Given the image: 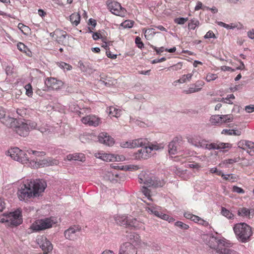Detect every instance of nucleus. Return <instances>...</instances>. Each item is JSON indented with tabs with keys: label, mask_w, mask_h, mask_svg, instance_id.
<instances>
[{
	"label": "nucleus",
	"mask_w": 254,
	"mask_h": 254,
	"mask_svg": "<svg viewBox=\"0 0 254 254\" xmlns=\"http://www.w3.org/2000/svg\"><path fill=\"white\" fill-rule=\"evenodd\" d=\"M47 187L46 182L42 179L32 181L27 180L21 184L17 194L20 200H25L36 197L43 192Z\"/></svg>",
	"instance_id": "f257e3e1"
},
{
	"label": "nucleus",
	"mask_w": 254,
	"mask_h": 254,
	"mask_svg": "<svg viewBox=\"0 0 254 254\" xmlns=\"http://www.w3.org/2000/svg\"><path fill=\"white\" fill-rule=\"evenodd\" d=\"M136 247L129 242L123 244L120 248L119 254H137Z\"/></svg>",
	"instance_id": "f8f14e48"
},
{
	"label": "nucleus",
	"mask_w": 254,
	"mask_h": 254,
	"mask_svg": "<svg viewBox=\"0 0 254 254\" xmlns=\"http://www.w3.org/2000/svg\"><path fill=\"white\" fill-rule=\"evenodd\" d=\"M99 141L106 145L112 146L114 143V139L106 132H101L98 135Z\"/></svg>",
	"instance_id": "6ab92c4d"
},
{
	"label": "nucleus",
	"mask_w": 254,
	"mask_h": 254,
	"mask_svg": "<svg viewBox=\"0 0 254 254\" xmlns=\"http://www.w3.org/2000/svg\"><path fill=\"white\" fill-rule=\"evenodd\" d=\"M237 161H238L237 158L228 159L224 160L223 163L225 164H232L234 163L237 162Z\"/></svg>",
	"instance_id": "e2e57ef3"
},
{
	"label": "nucleus",
	"mask_w": 254,
	"mask_h": 254,
	"mask_svg": "<svg viewBox=\"0 0 254 254\" xmlns=\"http://www.w3.org/2000/svg\"><path fill=\"white\" fill-rule=\"evenodd\" d=\"M45 83L48 89L53 90H58L60 89L64 84L62 81L58 80L54 77L47 78L45 81Z\"/></svg>",
	"instance_id": "4468645a"
},
{
	"label": "nucleus",
	"mask_w": 254,
	"mask_h": 254,
	"mask_svg": "<svg viewBox=\"0 0 254 254\" xmlns=\"http://www.w3.org/2000/svg\"><path fill=\"white\" fill-rule=\"evenodd\" d=\"M233 230L237 240L242 243L250 241L253 235L251 227L245 223L235 224Z\"/></svg>",
	"instance_id": "7ed1b4c3"
},
{
	"label": "nucleus",
	"mask_w": 254,
	"mask_h": 254,
	"mask_svg": "<svg viewBox=\"0 0 254 254\" xmlns=\"http://www.w3.org/2000/svg\"><path fill=\"white\" fill-rule=\"evenodd\" d=\"M199 24V22L196 19H191L188 24V28L190 29L194 30L196 27L198 26Z\"/></svg>",
	"instance_id": "c9c22d12"
},
{
	"label": "nucleus",
	"mask_w": 254,
	"mask_h": 254,
	"mask_svg": "<svg viewBox=\"0 0 254 254\" xmlns=\"http://www.w3.org/2000/svg\"><path fill=\"white\" fill-rule=\"evenodd\" d=\"M57 161L51 158L44 159L40 161L39 164L43 167L52 166L56 164Z\"/></svg>",
	"instance_id": "7c9ffc66"
},
{
	"label": "nucleus",
	"mask_w": 254,
	"mask_h": 254,
	"mask_svg": "<svg viewBox=\"0 0 254 254\" xmlns=\"http://www.w3.org/2000/svg\"><path fill=\"white\" fill-rule=\"evenodd\" d=\"M24 88L26 90V94L28 97H32L33 95V89L31 84L28 83L24 86Z\"/></svg>",
	"instance_id": "4c0bfd02"
},
{
	"label": "nucleus",
	"mask_w": 254,
	"mask_h": 254,
	"mask_svg": "<svg viewBox=\"0 0 254 254\" xmlns=\"http://www.w3.org/2000/svg\"><path fill=\"white\" fill-rule=\"evenodd\" d=\"M222 118V124L225 123H228L233 121V118L231 115H221Z\"/></svg>",
	"instance_id": "58836bf2"
},
{
	"label": "nucleus",
	"mask_w": 254,
	"mask_h": 254,
	"mask_svg": "<svg viewBox=\"0 0 254 254\" xmlns=\"http://www.w3.org/2000/svg\"><path fill=\"white\" fill-rule=\"evenodd\" d=\"M221 69L223 71H228L231 72L235 71L234 69H233L232 67L226 65L222 66L221 67Z\"/></svg>",
	"instance_id": "774afa93"
},
{
	"label": "nucleus",
	"mask_w": 254,
	"mask_h": 254,
	"mask_svg": "<svg viewBox=\"0 0 254 254\" xmlns=\"http://www.w3.org/2000/svg\"><path fill=\"white\" fill-rule=\"evenodd\" d=\"M59 67L63 69L64 71L70 70L72 68V66L64 62H61L58 64Z\"/></svg>",
	"instance_id": "e433bc0d"
},
{
	"label": "nucleus",
	"mask_w": 254,
	"mask_h": 254,
	"mask_svg": "<svg viewBox=\"0 0 254 254\" xmlns=\"http://www.w3.org/2000/svg\"><path fill=\"white\" fill-rule=\"evenodd\" d=\"M138 181L148 187H162L165 184L164 180L149 171H142L138 175Z\"/></svg>",
	"instance_id": "f03ea898"
},
{
	"label": "nucleus",
	"mask_w": 254,
	"mask_h": 254,
	"mask_svg": "<svg viewBox=\"0 0 254 254\" xmlns=\"http://www.w3.org/2000/svg\"><path fill=\"white\" fill-rule=\"evenodd\" d=\"M0 121L5 126L10 128H13L17 123L16 119L6 115L4 111H3V114L0 116Z\"/></svg>",
	"instance_id": "2eb2a0df"
},
{
	"label": "nucleus",
	"mask_w": 254,
	"mask_h": 254,
	"mask_svg": "<svg viewBox=\"0 0 254 254\" xmlns=\"http://www.w3.org/2000/svg\"><path fill=\"white\" fill-rule=\"evenodd\" d=\"M245 110L247 113H252L254 111V105H251L246 106L245 107Z\"/></svg>",
	"instance_id": "69168bd1"
},
{
	"label": "nucleus",
	"mask_w": 254,
	"mask_h": 254,
	"mask_svg": "<svg viewBox=\"0 0 254 254\" xmlns=\"http://www.w3.org/2000/svg\"><path fill=\"white\" fill-rule=\"evenodd\" d=\"M146 143V139L138 138L134 140H130L123 141L121 143V146L123 148H135L142 146Z\"/></svg>",
	"instance_id": "9b49d317"
},
{
	"label": "nucleus",
	"mask_w": 254,
	"mask_h": 254,
	"mask_svg": "<svg viewBox=\"0 0 254 254\" xmlns=\"http://www.w3.org/2000/svg\"><path fill=\"white\" fill-rule=\"evenodd\" d=\"M175 226L180 228L183 230H187L189 228V226L186 224L184 223L181 221H177L175 223Z\"/></svg>",
	"instance_id": "79ce46f5"
},
{
	"label": "nucleus",
	"mask_w": 254,
	"mask_h": 254,
	"mask_svg": "<svg viewBox=\"0 0 254 254\" xmlns=\"http://www.w3.org/2000/svg\"><path fill=\"white\" fill-rule=\"evenodd\" d=\"M204 145L202 148L210 149H217L222 150L226 148H230L232 146L231 144L229 143H223L220 142L219 143H211L210 144H207L205 140L204 141Z\"/></svg>",
	"instance_id": "dca6fc26"
},
{
	"label": "nucleus",
	"mask_w": 254,
	"mask_h": 254,
	"mask_svg": "<svg viewBox=\"0 0 254 254\" xmlns=\"http://www.w3.org/2000/svg\"><path fill=\"white\" fill-rule=\"evenodd\" d=\"M188 20V18L179 17L175 19L174 21L176 23L180 25L184 24Z\"/></svg>",
	"instance_id": "09e8293b"
},
{
	"label": "nucleus",
	"mask_w": 254,
	"mask_h": 254,
	"mask_svg": "<svg viewBox=\"0 0 254 254\" xmlns=\"http://www.w3.org/2000/svg\"><path fill=\"white\" fill-rule=\"evenodd\" d=\"M210 121L213 125L220 126L222 124V118L220 115H213L210 117Z\"/></svg>",
	"instance_id": "c756f323"
},
{
	"label": "nucleus",
	"mask_w": 254,
	"mask_h": 254,
	"mask_svg": "<svg viewBox=\"0 0 254 254\" xmlns=\"http://www.w3.org/2000/svg\"><path fill=\"white\" fill-rule=\"evenodd\" d=\"M61 35L58 37L57 41L59 44H63L66 37L67 34L65 31H61Z\"/></svg>",
	"instance_id": "49530a36"
},
{
	"label": "nucleus",
	"mask_w": 254,
	"mask_h": 254,
	"mask_svg": "<svg viewBox=\"0 0 254 254\" xmlns=\"http://www.w3.org/2000/svg\"><path fill=\"white\" fill-rule=\"evenodd\" d=\"M18 27L24 34H25V32H27L29 30V28L28 26L24 25L22 23H19L18 25Z\"/></svg>",
	"instance_id": "603ef678"
},
{
	"label": "nucleus",
	"mask_w": 254,
	"mask_h": 254,
	"mask_svg": "<svg viewBox=\"0 0 254 254\" xmlns=\"http://www.w3.org/2000/svg\"><path fill=\"white\" fill-rule=\"evenodd\" d=\"M69 20L72 24L77 26L80 21V15L78 13H72L69 16Z\"/></svg>",
	"instance_id": "bb28decb"
},
{
	"label": "nucleus",
	"mask_w": 254,
	"mask_h": 254,
	"mask_svg": "<svg viewBox=\"0 0 254 254\" xmlns=\"http://www.w3.org/2000/svg\"><path fill=\"white\" fill-rule=\"evenodd\" d=\"M38 244L40 248L44 252V254H48L53 250V245L50 241L48 240L46 237H42L38 239Z\"/></svg>",
	"instance_id": "f3484780"
},
{
	"label": "nucleus",
	"mask_w": 254,
	"mask_h": 254,
	"mask_svg": "<svg viewBox=\"0 0 254 254\" xmlns=\"http://www.w3.org/2000/svg\"><path fill=\"white\" fill-rule=\"evenodd\" d=\"M80 230V228L78 226H74L73 227H70L64 231V236L67 239L73 240L76 238V233L77 232H79Z\"/></svg>",
	"instance_id": "aec40b11"
},
{
	"label": "nucleus",
	"mask_w": 254,
	"mask_h": 254,
	"mask_svg": "<svg viewBox=\"0 0 254 254\" xmlns=\"http://www.w3.org/2000/svg\"><path fill=\"white\" fill-rule=\"evenodd\" d=\"M68 160H75L84 162L85 160L84 154L83 153H74L67 156Z\"/></svg>",
	"instance_id": "5701e85b"
},
{
	"label": "nucleus",
	"mask_w": 254,
	"mask_h": 254,
	"mask_svg": "<svg viewBox=\"0 0 254 254\" xmlns=\"http://www.w3.org/2000/svg\"><path fill=\"white\" fill-rule=\"evenodd\" d=\"M150 47L156 52V54L157 55H160L161 54V53L165 51V49H164V47H161L159 48H157L156 47L152 45H150Z\"/></svg>",
	"instance_id": "864d4df0"
},
{
	"label": "nucleus",
	"mask_w": 254,
	"mask_h": 254,
	"mask_svg": "<svg viewBox=\"0 0 254 254\" xmlns=\"http://www.w3.org/2000/svg\"><path fill=\"white\" fill-rule=\"evenodd\" d=\"M128 217L126 215H118L115 217V220L117 224L126 225L127 222Z\"/></svg>",
	"instance_id": "a878e982"
},
{
	"label": "nucleus",
	"mask_w": 254,
	"mask_h": 254,
	"mask_svg": "<svg viewBox=\"0 0 254 254\" xmlns=\"http://www.w3.org/2000/svg\"><path fill=\"white\" fill-rule=\"evenodd\" d=\"M114 161H123L125 160V157L123 155H114Z\"/></svg>",
	"instance_id": "0e129e2a"
},
{
	"label": "nucleus",
	"mask_w": 254,
	"mask_h": 254,
	"mask_svg": "<svg viewBox=\"0 0 254 254\" xmlns=\"http://www.w3.org/2000/svg\"><path fill=\"white\" fill-rule=\"evenodd\" d=\"M221 214L229 219H233L234 216L231 211L224 207H221Z\"/></svg>",
	"instance_id": "72a5a7b5"
},
{
	"label": "nucleus",
	"mask_w": 254,
	"mask_h": 254,
	"mask_svg": "<svg viewBox=\"0 0 254 254\" xmlns=\"http://www.w3.org/2000/svg\"><path fill=\"white\" fill-rule=\"evenodd\" d=\"M232 191L238 193H244L245 190L241 188L234 186L232 188Z\"/></svg>",
	"instance_id": "4d7b16f0"
},
{
	"label": "nucleus",
	"mask_w": 254,
	"mask_h": 254,
	"mask_svg": "<svg viewBox=\"0 0 254 254\" xmlns=\"http://www.w3.org/2000/svg\"><path fill=\"white\" fill-rule=\"evenodd\" d=\"M196 89V88L195 87L193 86V84H192V85H191V86L190 87V88L188 90H184V92L186 94H188L194 93V92H197L198 91Z\"/></svg>",
	"instance_id": "5fc2aeb1"
},
{
	"label": "nucleus",
	"mask_w": 254,
	"mask_h": 254,
	"mask_svg": "<svg viewBox=\"0 0 254 254\" xmlns=\"http://www.w3.org/2000/svg\"><path fill=\"white\" fill-rule=\"evenodd\" d=\"M133 22L130 20H126L122 24V25L125 28H130L133 26Z\"/></svg>",
	"instance_id": "6e6d98bb"
},
{
	"label": "nucleus",
	"mask_w": 254,
	"mask_h": 254,
	"mask_svg": "<svg viewBox=\"0 0 254 254\" xmlns=\"http://www.w3.org/2000/svg\"><path fill=\"white\" fill-rule=\"evenodd\" d=\"M81 122L89 126L97 127L100 123V119L94 115H89L83 117L81 119Z\"/></svg>",
	"instance_id": "a211bd4d"
},
{
	"label": "nucleus",
	"mask_w": 254,
	"mask_h": 254,
	"mask_svg": "<svg viewBox=\"0 0 254 254\" xmlns=\"http://www.w3.org/2000/svg\"><path fill=\"white\" fill-rule=\"evenodd\" d=\"M159 210V206L153 205H150L147 208L148 212H149L150 214H153L156 216L160 218L162 213L161 211H160Z\"/></svg>",
	"instance_id": "b1692460"
},
{
	"label": "nucleus",
	"mask_w": 254,
	"mask_h": 254,
	"mask_svg": "<svg viewBox=\"0 0 254 254\" xmlns=\"http://www.w3.org/2000/svg\"><path fill=\"white\" fill-rule=\"evenodd\" d=\"M17 49L21 51V52H23L25 53H27V52H30L29 50H28V48L26 46H25L23 43H21V42H19L17 44Z\"/></svg>",
	"instance_id": "ea45409f"
},
{
	"label": "nucleus",
	"mask_w": 254,
	"mask_h": 254,
	"mask_svg": "<svg viewBox=\"0 0 254 254\" xmlns=\"http://www.w3.org/2000/svg\"><path fill=\"white\" fill-rule=\"evenodd\" d=\"M100 158L105 161H114V154H104L99 157Z\"/></svg>",
	"instance_id": "f704fd0d"
},
{
	"label": "nucleus",
	"mask_w": 254,
	"mask_h": 254,
	"mask_svg": "<svg viewBox=\"0 0 254 254\" xmlns=\"http://www.w3.org/2000/svg\"><path fill=\"white\" fill-rule=\"evenodd\" d=\"M241 131L240 130L237 129H224L222 133H225L228 135H240L241 134Z\"/></svg>",
	"instance_id": "473e14b6"
},
{
	"label": "nucleus",
	"mask_w": 254,
	"mask_h": 254,
	"mask_svg": "<svg viewBox=\"0 0 254 254\" xmlns=\"http://www.w3.org/2000/svg\"><path fill=\"white\" fill-rule=\"evenodd\" d=\"M218 77L216 74L208 73L207 74L206 77V80L207 82H210L211 81L215 80Z\"/></svg>",
	"instance_id": "c03bdc74"
},
{
	"label": "nucleus",
	"mask_w": 254,
	"mask_h": 254,
	"mask_svg": "<svg viewBox=\"0 0 254 254\" xmlns=\"http://www.w3.org/2000/svg\"><path fill=\"white\" fill-rule=\"evenodd\" d=\"M14 131L20 136H26L29 132V127L27 123H17L13 127Z\"/></svg>",
	"instance_id": "ddd939ff"
},
{
	"label": "nucleus",
	"mask_w": 254,
	"mask_h": 254,
	"mask_svg": "<svg viewBox=\"0 0 254 254\" xmlns=\"http://www.w3.org/2000/svg\"><path fill=\"white\" fill-rule=\"evenodd\" d=\"M107 112L112 117H118L121 114V111L116 107H110L107 109Z\"/></svg>",
	"instance_id": "c85d7f7f"
},
{
	"label": "nucleus",
	"mask_w": 254,
	"mask_h": 254,
	"mask_svg": "<svg viewBox=\"0 0 254 254\" xmlns=\"http://www.w3.org/2000/svg\"><path fill=\"white\" fill-rule=\"evenodd\" d=\"M216 253L218 254H240L237 251L227 247L226 245L222 248H218Z\"/></svg>",
	"instance_id": "4be33fe9"
},
{
	"label": "nucleus",
	"mask_w": 254,
	"mask_h": 254,
	"mask_svg": "<svg viewBox=\"0 0 254 254\" xmlns=\"http://www.w3.org/2000/svg\"><path fill=\"white\" fill-rule=\"evenodd\" d=\"M148 143L146 140V143L143 145L142 148L133 154L134 159L139 160L141 159H146L151 156V152L152 150H158L159 149V146L157 145L151 144L147 146L146 145Z\"/></svg>",
	"instance_id": "39448f33"
},
{
	"label": "nucleus",
	"mask_w": 254,
	"mask_h": 254,
	"mask_svg": "<svg viewBox=\"0 0 254 254\" xmlns=\"http://www.w3.org/2000/svg\"><path fill=\"white\" fill-rule=\"evenodd\" d=\"M23 222L20 209H17L13 212L9 213H4L0 218V222L5 223L9 227H16Z\"/></svg>",
	"instance_id": "20e7f679"
},
{
	"label": "nucleus",
	"mask_w": 254,
	"mask_h": 254,
	"mask_svg": "<svg viewBox=\"0 0 254 254\" xmlns=\"http://www.w3.org/2000/svg\"><path fill=\"white\" fill-rule=\"evenodd\" d=\"M88 29L89 30V33H93V35H92V38L94 40H97L99 39H102V40L103 39V38H104V37H103V36L99 33H98V32H93L90 29V27H88Z\"/></svg>",
	"instance_id": "a19ab883"
},
{
	"label": "nucleus",
	"mask_w": 254,
	"mask_h": 254,
	"mask_svg": "<svg viewBox=\"0 0 254 254\" xmlns=\"http://www.w3.org/2000/svg\"><path fill=\"white\" fill-rule=\"evenodd\" d=\"M6 154L11 157L13 160L22 164H27L29 161V157L22 150L17 147H14L9 150Z\"/></svg>",
	"instance_id": "0eeeda50"
},
{
	"label": "nucleus",
	"mask_w": 254,
	"mask_h": 254,
	"mask_svg": "<svg viewBox=\"0 0 254 254\" xmlns=\"http://www.w3.org/2000/svg\"><path fill=\"white\" fill-rule=\"evenodd\" d=\"M208 239L207 245L210 248L212 249V252L213 254H216L217 253H216V251L218 248L224 247L225 245L227 244L226 242V240L223 238L222 239H219L214 236H210L208 237Z\"/></svg>",
	"instance_id": "6e6552de"
},
{
	"label": "nucleus",
	"mask_w": 254,
	"mask_h": 254,
	"mask_svg": "<svg viewBox=\"0 0 254 254\" xmlns=\"http://www.w3.org/2000/svg\"><path fill=\"white\" fill-rule=\"evenodd\" d=\"M235 99V96L233 94L228 95L227 97L224 98V100H227V101H224V103H228L229 104H232L233 102L231 101L230 99Z\"/></svg>",
	"instance_id": "680f3d73"
},
{
	"label": "nucleus",
	"mask_w": 254,
	"mask_h": 254,
	"mask_svg": "<svg viewBox=\"0 0 254 254\" xmlns=\"http://www.w3.org/2000/svg\"><path fill=\"white\" fill-rule=\"evenodd\" d=\"M183 144L181 136H176L169 143L168 145V152L170 155H175Z\"/></svg>",
	"instance_id": "9d476101"
},
{
	"label": "nucleus",
	"mask_w": 254,
	"mask_h": 254,
	"mask_svg": "<svg viewBox=\"0 0 254 254\" xmlns=\"http://www.w3.org/2000/svg\"><path fill=\"white\" fill-rule=\"evenodd\" d=\"M204 85V81L202 80H198L195 82V83L193 84V86L195 87L196 88V89L198 92L201 90L202 87Z\"/></svg>",
	"instance_id": "37998d69"
},
{
	"label": "nucleus",
	"mask_w": 254,
	"mask_h": 254,
	"mask_svg": "<svg viewBox=\"0 0 254 254\" xmlns=\"http://www.w3.org/2000/svg\"><path fill=\"white\" fill-rule=\"evenodd\" d=\"M139 222L135 218L128 217L127 227L137 229L139 228Z\"/></svg>",
	"instance_id": "cd10ccee"
},
{
	"label": "nucleus",
	"mask_w": 254,
	"mask_h": 254,
	"mask_svg": "<svg viewBox=\"0 0 254 254\" xmlns=\"http://www.w3.org/2000/svg\"><path fill=\"white\" fill-rule=\"evenodd\" d=\"M246 150L247 152L251 155H254V142L247 140L246 142Z\"/></svg>",
	"instance_id": "2f4dec72"
},
{
	"label": "nucleus",
	"mask_w": 254,
	"mask_h": 254,
	"mask_svg": "<svg viewBox=\"0 0 254 254\" xmlns=\"http://www.w3.org/2000/svg\"><path fill=\"white\" fill-rule=\"evenodd\" d=\"M106 80V76L105 75L102 76L100 75V78L99 80V82L101 84H104L106 86L110 87L111 85V84L109 82L105 81Z\"/></svg>",
	"instance_id": "de8ad7c7"
},
{
	"label": "nucleus",
	"mask_w": 254,
	"mask_h": 254,
	"mask_svg": "<svg viewBox=\"0 0 254 254\" xmlns=\"http://www.w3.org/2000/svg\"><path fill=\"white\" fill-rule=\"evenodd\" d=\"M251 213H253V215L254 213V209H249L246 207H242L239 209L238 211V215L240 216L245 217H249L250 218V215Z\"/></svg>",
	"instance_id": "412c9836"
},
{
	"label": "nucleus",
	"mask_w": 254,
	"mask_h": 254,
	"mask_svg": "<svg viewBox=\"0 0 254 254\" xmlns=\"http://www.w3.org/2000/svg\"><path fill=\"white\" fill-rule=\"evenodd\" d=\"M55 223L54 218H47L35 222L31 225L30 228L33 232H38L52 227Z\"/></svg>",
	"instance_id": "423d86ee"
},
{
	"label": "nucleus",
	"mask_w": 254,
	"mask_h": 254,
	"mask_svg": "<svg viewBox=\"0 0 254 254\" xmlns=\"http://www.w3.org/2000/svg\"><path fill=\"white\" fill-rule=\"evenodd\" d=\"M27 152L29 154H32L36 156H42L45 155V153L44 151H37L32 150H27Z\"/></svg>",
	"instance_id": "a18cd8bd"
},
{
	"label": "nucleus",
	"mask_w": 254,
	"mask_h": 254,
	"mask_svg": "<svg viewBox=\"0 0 254 254\" xmlns=\"http://www.w3.org/2000/svg\"><path fill=\"white\" fill-rule=\"evenodd\" d=\"M247 140H241L238 143V146L239 148H241L243 150H246V142Z\"/></svg>",
	"instance_id": "13d9d810"
},
{
	"label": "nucleus",
	"mask_w": 254,
	"mask_h": 254,
	"mask_svg": "<svg viewBox=\"0 0 254 254\" xmlns=\"http://www.w3.org/2000/svg\"><path fill=\"white\" fill-rule=\"evenodd\" d=\"M38 130H39L42 133H47L50 132L49 129L48 128H46L45 127H39Z\"/></svg>",
	"instance_id": "338daca9"
},
{
	"label": "nucleus",
	"mask_w": 254,
	"mask_h": 254,
	"mask_svg": "<svg viewBox=\"0 0 254 254\" xmlns=\"http://www.w3.org/2000/svg\"><path fill=\"white\" fill-rule=\"evenodd\" d=\"M108 8L114 14L124 16L127 11L125 8H123L121 4L116 1H107Z\"/></svg>",
	"instance_id": "1a4fd4ad"
},
{
	"label": "nucleus",
	"mask_w": 254,
	"mask_h": 254,
	"mask_svg": "<svg viewBox=\"0 0 254 254\" xmlns=\"http://www.w3.org/2000/svg\"><path fill=\"white\" fill-rule=\"evenodd\" d=\"M204 38L205 39H209V38L216 39V37L215 36V34L212 31L209 30L204 35Z\"/></svg>",
	"instance_id": "bf43d9fd"
},
{
	"label": "nucleus",
	"mask_w": 254,
	"mask_h": 254,
	"mask_svg": "<svg viewBox=\"0 0 254 254\" xmlns=\"http://www.w3.org/2000/svg\"><path fill=\"white\" fill-rule=\"evenodd\" d=\"M135 43L138 48L141 49L144 48V44L139 37L137 36L135 38Z\"/></svg>",
	"instance_id": "8fccbe9b"
},
{
	"label": "nucleus",
	"mask_w": 254,
	"mask_h": 254,
	"mask_svg": "<svg viewBox=\"0 0 254 254\" xmlns=\"http://www.w3.org/2000/svg\"><path fill=\"white\" fill-rule=\"evenodd\" d=\"M161 219H163V220H167L169 222H172L173 221H174L175 219L170 216L169 215H167V214H162V215H161L160 217Z\"/></svg>",
	"instance_id": "3c124183"
},
{
	"label": "nucleus",
	"mask_w": 254,
	"mask_h": 254,
	"mask_svg": "<svg viewBox=\"0 0 254 254\" xmlns=\"http://www.w3.org/2000/svg\"><path fill=\"white\" fill-rule=\"evenodd\" d=\"M188 142L192 145L197 147H203L204 145V140H199L196 137H190L188 138Z\"/></svg>",
	"instance_id": "393cba45"
},
{
	"label": "nucleus",
	"mask_w": 254,
	"mask_h": 254,
	"mask_svg": "<svg viewBox=\"0 0 254 254\" xmlns=\"http://www.w3.org/2000/svg\"><path fill=\"white\" fill-rule=\"evenodd\" d=\"M79 68L82 72H87V66H86L81 61H79L78 63Z\"/></svg>",
	"instance_id": "052dcab7"
}]
</instances>
